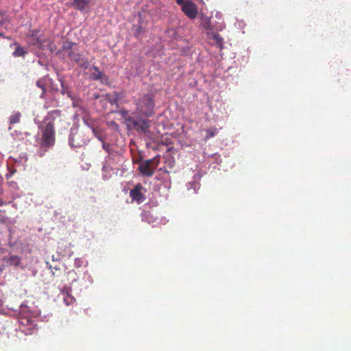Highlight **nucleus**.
Returning <instances> with one entry per match:
<instances>
[{
  "instance_id": "nucleus-14",
  "label": "nucleus",
  "mask_w": 351,
  "mask_h": 351,
  "mask_svg": "<svg viewBox=\"0 0 351 351\" xmlns=\"http://www.w3.org/2000/svg\"><path fill=\"white\" fill-rule=\"evenodd\" d=\"M211 39L215 41V45L220 49L223 47V38L219 34H213L211 36Z\"/></svg>"
},
{
  "instance_id": "nucleus-15",
  "label": "nucleus",
  "mask_w": 351,
  "mask_h": 351,
  "mask_svg": "<svg viewBox=\"0 0 351 351\" xmlns=\"http://www.w3.org/2000/svg\"><path fill=\"white\" fill-rule=\"evenodd\" d=\"M7 263L10 265L18 266L21 263V258L18 256H12L8 258Z\"/></svg>"
},
{
  "instance_id": "nucleus-30",
  "label": "nucleus",
  "mask_w": 351,
  "mask_h": 351,
  "mask_svg": "<svg viewBox=\"0 0 351 351\" xmlns=\"http://www.w3.org/2000/svg\"><path fill=\"white\" fill-rule=\"evenodd\" d=\"M0 37H4V34L3 32H0Z\"/></svg>"
},
{
  "instance_id": "nucleus-12",
  "label": "nucleus",
  "mask_w": 351,
  "mask_h": 351,
  "mask_svg": "<svg viewBox=\"0 0 351 351\" xmlns=\"http://www.w3.org/2000/svg\"><path fill=\"white\" fill-rule=\"evenodd\" d=\"M75 46H76V43L71 41L66 40L63 42L62 50L66 51L69 55V52L75 51L74 49Z\"/></svg>"
},
{
  "instance_id": "nucleus-6",
  "label": "nucleus",
  "mask_w": 351,
  "mask_h": 351,
  "mask_svg": "<svg viewBox=\"0 0 351 351\" xmlns=\"http://www.w3.org/2000/svg\"><path fill=\"white\" fill-rule=\"evenodd\" d=\"M178 5H181L182 11L191 20L195 19L197 16V8L191 0H176Z\"/></svg>"
},
{
  "instance_id": "nucleus-19",
  "label": "nucleus",
  "mask_w": 351,
  "mask_h": 351,
  "mask_svg": "<svg viewBox=\"0 0 351 351\" xmlns=\"http://www.w3.org/2000/svg\"><path fill=\"white\" fill-rule=\"evenodd\" d=\"M206 139L210 138L212 137H214L217 134V128H211L206 130Z\"/></svg>"
},
{
  "instance_id": "nucleus-18",
  "label": "nucleus",
  "mask_w": 351,
  "mask_h": 351,
  "mask_svg": "<svg viewBox=\"0 0 351 351\" xmlns=\"http://www.w3.org/2000/svg\"><path fill=\"white\" fill-rule=\"evenodd\" d=\"M27 53L26 51L24 50V49L20 46H18L14 51L13 52V55L14 56H23Z\"/></svg>"
},
{
  "instance_id": "nucleus-16",
  "label": "nucleus",
  "mask_w": 351,
  "mask_h": 351,
  "mask_svg": "<svg viewBox=\"0 0 351 351\" xmlns=\"http://www.w3.org/2000/svg\"><path fill=\"white\" fill-rule=\"evenodd\" d=\"M201 25L205 29H212V25H211V22H210V19L208 18V17H204L202 19V23H201Z\"/></svg>"
},
{
  "instance_id": "nucleus-2",
  "label": "nucleus",
  "mask_w": 351,
  "mask_h": 351,
  "mask_svg": "<svg viewBox=\"0 0 351 351\" xmlns=\"http://www.w3.org/2000/svg\"><path fill=\"white\" fill-rule=\"evenodd\" d=\"M43 123L49 124L54 129L57 127L60 131L68 129L70 125L66 115L60 110L49 112L44 119Z\"/></svg>"
},
{
  "instance_id": "nucleus-23",
  "label": "nucleus",
  "mask_w": 351,
  "mask_h": 351,
  "mask_svg": "<svg viewBox=\"0 0 351 351\" xmlns=\"http://www.w3.org/2000/svg\"><path fill=\"white\" fill-rule=\"evenodd\" d=\"M36 85L38 87L40 88L43 90V94L45 92V83L43 80H38L36 82Z\"/></svg>"
},
{
  "instance_id": "nucleus-26",
  "label": "nucleus",
  "mask_w": 351,
  "mask_h": 351,
  "mask_svg": "<svg viewBox=\"0 0 351 351\" xmlns=\"http://www.w3.org/2000/svg\"><path fill=\"white\" fill-rule=\"evenodd\" d=\"M49 269H51V272H52V274L54 276L55 275V271H58L60 270V269L57 267H52L51 265H49Z\"/></svg>"
},
{
  "instance_id": "nucleus-13",
  "label": "nucleus",
  "mask_w": 351,
  "mask_h": 351,
  "mask_svg": "<svg viewBox=\"0 0 351 351\" xmlns=\"http://www.w3.org/2000/svg\"><path fill=\"white\" fill-rule=\"evenodd\" d=\"M21 118V113L19 112H15L9 117V123L11 125L16 124L20 123Z\"/></svg>"
},
{
  "instance_id": "nucleus-10",
  "label": "nucleus",
  "mask_w": 351,
  "mask_h": 351,
  "mask_svg": "<svg viewBox=\"0 0 351 351\" xmlns=\"http://www.w3.org/2000/svg\"><path fill=\"white\" fill-rule=\"evenodd\" d=\"M69 57L75 61L78 64L83 66L84 69H87L88 66V62L84 61L83 59L81 58V55L75 51H70L69 52Z\"/></svg>"
},
{
  "instance_id": "nucleus-11",
  "label": "nucleus",
  "mask_w": 351,
  "mask_h": 351,
  "mask_svg": "<svg viewBox=\"0 0 351 351\" xmlns=\"http://www.w3.org/2000/svg\"><path fill=\"white\" fill-rule=\"evenodd\" d=\"M92 0H73L72 5L78 10H83Z\"/></svg>"
},
{
  "instance_id": "nucleus-9",
  "label": "nucleus",
  "mask_w": 351,
  "mask_h": 351,
  "mask_svg": "<svg viewBox=\"0 0 351 351\" xmlns=\"http://www.w3.org/2000/svg\"><path fill=\"white\" fill-rule=\"evenodd\" d=\"M31 44L33 45H36L39 49H43L45 47H47L48 49L50 50L51 53L56 51L57 48L53 44V40L50 39L40 38L39 37H34L32 36Z\"/></svg>"
},
{
  "instance_id": "nucleus-20",
  "label": "nucleus",
  "mask_w": 351,
  "mask_h": 351,
  "mask_svg": "<svg viewBox=\"0 0 351 351\" xmlns=\"http://www.w3.org/2000/svg\"><path fill=\"white\" fill-rule=\"evenodd\" d=\"M64 302L66 305L69 306L73 304L75 302V298L72 295L67 293L66 296L64 298Z\"/></svg>"
},
{
  "instance_id": "nucleus-25",
  "label": "nucleus",
  "mask_w": 351,
  "mask_h": 351,
  "mask_svg": "<svg viewBox=\"0 0 351 351\" xmlns=\"http://www.w3.org/2000/svg\"><path fill=\"white\" fill-rule=\"evenodd\" d=\"M94 69L97 72V74H94V78L95 79H101L103 75V73L99 71L98 68L96 66H94Z\"/></svg>"
},
{
  "instance_id": "nucleus-28",
  "label": "nucleus",
  "mask_w": 351,
  "mask_h": 351,
  "mask_svg": "<svg viewBox=\"0 0 351 351\" xmlns=\"http://www.w3.org/2000/svg\"><path fill=\"white\" fill-rule=\"evenodd\" d=\"M3 13H2L1 12H0V23H3Z\"/></svg>"
},
{
  "instance_id": "nucleus-8",
  "label": "nucleus",
  "mask_w": 351,
  "mask_h": 351,
  "mask_svg": "<svg viewBox=\"0 0 351 351\" xmlns=\"http://www.w3.org/2000/svg\"><path fill=\"white\" fill-rule=\"evenodd\" d=\"M147 190L140 183L136 184L130 191V197L132 202L138 204L143 203L146 199L145 193Z\"/></svg>"
},
{
  "instance_id": "nucleus-5",
  "label": "nucleus",
  "mask_w": 351,
  "mask_h": 351,
  "mask_svg": "<svg viewBox=\"0 0 351 351\" xmlns=\"http://www.w3.org/2000/svg\"><path fill=\"white\" fill-rule=\"evenodd\" d=\"M138 117H130L127 119V126L129 129H134L138 132H147L149 128V122L148 120Z\"/></svg>"
},
{
  "instance_id": "nucleus-1",
  "label": "nucleus",
  "mask_w": 351,
  "mask_h": 351,
  "mask_svg": "<svg viewBox=\"0 0 351 351\" xmlns=\"http://www.w3.org/2000/svg\"><path fill=\"white\" fill-rule=\"evenodd\" d=\"M136 106L134 114L137 116L151 117L154 113L155 101L152 93L140 94L134 99Z\"/></svg>"
},
{
  "instance_id": "nucleus-24",
  "label": "nucleus",
  "mask_w": 351,
  "mask_h": 351,
  "mask_svg": "<svg viewBox=\"0 0 351 351\" xmlns=\"http://www.w3.org/2000/svg\"><path fill=\"white\" fill-rule=\"evenodd\" d=\"M120 113L123 118L125 119V122L127 123V119L130 117H132L130 115H128V111L127 110H121Z\"/></svg>"
},
{
  "instance_id": "nucleus-27",
  "label": "nucleus",
  "mask_w": 351,
  "mask_h": 351,
  "mask_svg": "<svg viewBox=\"0 0 351 351\" xmlns=\"http://www.w3.org/2000/svg\"><path fill=\"white\" fill-rule=\"evenodd\" d=\"M117 101V97L110 99V104H114Z\"/></svg>"
},
{
  "instance_id": "nucleus-22",
  "label": "nucleus",
  "mask_w": 351,
  "mask_h": 351,
  "mask_svg": "<svg viewBox=\"0 0 351 351\" xmlns=\"http://www.w3.org/2000/svg\"><path fill=\"white\" fill-rule=\"evenodd\" d=\"M93 133L94 134L95 136L101 142H103L102 136L101 134V132L98 131V130L95 128H92Z\"/></svg>"
},
{
  "instance_id": "nucleus-3",
  "label": "nucleus",
  "mask_w": 351,
  "mask_h": 351,
  "mask_svg": "<svg viewBox=\"0 0 351 351\" xmlns=\"http://www.w3.org/2000/svg\"><path fill=\"white\" fill-rule=\"evenodd\" d=\"M44 125L40 127L41 130L40 146L44 148L52 147L56 141L55 130L51 128V125L43 123Z\"/></svg>"
},
{
  "instance_id": "nucleus-7",
  "label": "nucleus",
  "mask_w": 351,
  "mask_h": 351,
  "mask_svg": "<svg viewBox=\"0 0 351 351\" xmlns=\"http://www.w3.org/2000/svg\"><path fill=\"white\" fill-rule=\"evenodd\" d=\"M88 141L84 137V133L77 130H72L69 135V145L72 147H81L85 145Z\"/></svg>"
},
{
  "instance_id": "nucleus-17",
  "label": "nucleus",
  "mask_w": 351,
  "mask_h": 351,
  "mask_svg": "<svg viewBox=\"0 0 351 351\" xmlns=\"http://www.w3.org/2000/svg\"><path fill=\"white\" fill-rule=\"evenodd\" d=\"M21 325L27 326L29 328H32L34 326V322L28 318H22L20 319Z\"/></svg>"
},
{
  "instance_id": "nucleus-29",
  "label": "nucleus",
  "mask_w": 351,
  "mask_h": 351,
  "mask_svg": "<svg viewBox=\"0 0 351 351\" xmlns=\"http://www.w3.org/2000/svg\"><path fill=\"white\" fill-rule=\"evenodd\" d=\"M3 13H2L1 12H0V23H3Z\"/></svg>"
},
{
  "instance_id": "nucleus-21",
  "label": "nucleus",
  "mask_w": 351,
  "mask_h": 351,
  "mask_svg": "<svg viewBox=\"0 0 351 351\" xmlns=\"http://www.w3.org/2000/svg\"><path fill=\"white\" fill-rule=\"evenodd\" d=\"M102 143L103 149L108 154H111L112 153V149L109 143H105L104 141Z\"/></svg>"
},
{
  "instance_id": "nucleus-4",
  "label": "nucleus",
  "mask_w": 351,
  "mask_h": 351,
  "mask_svg": "<svg viewBox=\"0 0 351 351\" xmlns=\"http://www.w3.org/2000/svg\"><path fill=\"white\" fill-rule=\"evenodd\" d=\"M160 162V156L158 155L152 159L146 160L139 163L138 170L144 176L151 177Z\"/></svg>"
}]
</instances>
